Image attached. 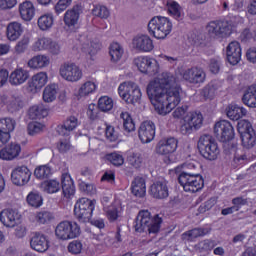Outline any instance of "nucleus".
<instances>
[{
    "label": "nucleus",
    "mask_w": 256,
    "mask_h": 256,
    "mask_svg": "<svg viewBox=\"0 0 256 256\" xmlns=\"http://www.w3.org/2000/svg\"><path fill=\"white\" fill-rule=\"evenodd\" d=\"M95 202L88 198L79 199L74 206V215L80 223H89L93 217Z\"/></svg>",
    "instance_id": "obj_9"
},
{
    "label": "nucleus",
    "mask_w": 256,
    "mask_h": 256,
    "mask_svg": "<svg viewBox=\"0 0 256 256\" xmlns=\"http://www.w3.org/2000/svg\"><path fill=\"white\" fill-rule=\"evenodd\" d=\"M59 74L64 81L77 83L83 79V70L75 63H64L60 66Z\"/></svg>",
    "instance_id": "obj_11"
},
{
    "label": "nucleus",
    "mask_w": 256,
    "mask_h": 256,
    "mask_svg": "<svg viewBox=\"0 0 256 256\" xmlns=\"http://www.w3.org/2000/svg\"><path fill=\"white\" fill-rule=\"evenodd\" d=\"M150 195H152L154 199H167V197H169V187L167 186V181L160 180L154 182L150 186Z\"/></svg>",
    "instance_id": "obj_26"
},
{
    "label": "nucleus",
    "mask_w": 256,
    "mask_h": 256,
    "mask_svg": "<svg viewBox=\"0 0 256 256\" xmlns=\"http://www.w3.org/2000/svg\"><path fill=\"white\" fill-rule=\"evenodd\" d=\"M198 150L204 159L215 161L219 157V146L209 134L202 135L198 140Z\"/></svg>",
    "instance_id": "obj_5"
},
{
    "label": "nucleus",
    "mask_w": 256,
    "mask_h": 256,
    "mask_svg": "<svg viewBox=\"0 0 256 256\" xmlns=\"http://www.w3.org/2000/svg\"><path fill=\"white\" fill-rule=\"evenodd\" d=\"M172 29L173 23L164 16H154L148 23V33L154 36L155 39H166Z\"/></svg>",
    "instance_id": "obj_3"
},
{
    "label": "nucleus",
    "mask_w": 256,
    "mask_h": 256,
    "mask_svg": "<svg viewBox=\"0 0 256 256\" xmlns=\"http://www.w3.org/2000/svg\"><path fill=\"white\" fill-rule=\"evenodd\" d=\"M61 181L64 197H67V199H69V197L75 195V185L73 184V179H71V175H69V173H63Z\"/></svg>",
    "instance_id": "obj_34"
},
{
    "label": "nucleus",
    "mask_w": 256,
    "mask_h": 256,
    "mask_svg": "<svg viewBox=\"0 0 256 256\" xmlns=\"http://www.w3.org/2000/svg\"><path fill=\"white\" fill-rule=\"evenodd\" d=\"M243 103L248 107H256V84L250 85L242 98Z\"/></svg>",
    "instance_id": "obj_39"
},
{
    "label": "nucleus",
    "mask_w": 256,
    "mask_h": 256,
    "mask_svg": "<svg viewBox=\"0 0 256 256\" xmlns=\"http://www.w3.org/2000/svg\"><path fill=\"white\" fill-rule=\"evenodd\" d=\"M47 51L51 55H59V53H61V45L58 42L50 39V43Z\"/></svg>",
    "instance_id": "obj_64"
},
{
    "label": "nucleus",
    "mask_w": 256,
    "mask_h": 256,
    "mask_svg": "<svg viewBox=\"0 0 256 256\" xmlns=\"http://www.w3.org/2000/svg\"><path fill=\"white\" fill-rule=\"evenodd\" d=\"M57 239L61 241H69V239H77L81 235V227L77 222L62 221L55 229Z\"/></svg>",
    "instance_id": "obj_8"
},
{
    "label": "nucleus",
    "mask_w": 256,
    "mask_h": 256,
    "mask_svg": "<svg viewBox=\"0 0 256 256\" xmlns=\"http://www.w3.org/2000/svg\"><path fill=\"white\" fill-rule=\"evenodd\" d=\"M15 125V120L11 118L0 119V147L9 143L11 132L15 131Z\"/></svg>",
    "instance_id": "obj_17"
},
{
    "label": "nucleus",
    "mask_w": 256,
    "mask_h": 256,
    "mask_svg": "<svg viewBox=\"0 0 256 256\" xmlns=\"http://www.w3.org/2000/svg\"><path fill=\"white\" fill-rule=\"evenodd\" d=\"M29 79V71L23 68H16L9 76L10 85H23Z\"/></svg>",
    "instance_id": "obj_29"
},
{
    "label": "nucleus",
    "mask_w": 256,
    "mask_h": 256,
    "mask_svg": "<svg viewBox=\"0 0 256 256\" xmlns=\"http://www.w3.org/2000/svg\"><path fill=\"white\" fill-rule=\"evenodd\" d=\"M19 13L23 21H31L35 17V5L31 1L22 2L19 5Z\"/></svg>",
    "instance_id": "obj_32"
},
{
    "label": "nucleus",
    "mask_w": 256,
    "mask_h": 256,
    "mask_svg": "<svg viewBox=\"0 0 256 256\" xmlns=\"http://www.w3.org/2000/svg\"><path fill=\"white\" fill-rule=\"evenodd\" d=\"M29 37H23L20 41L17 42L16 46L14 47V51L17 55H21L27 48L29 47Z\"/></svg>",
    "instance_id": "obj_57"
},
{
    "label": "nucleus",
    "mask_w": 256,
    "mask_h": 256,
    "mask_svg": "<svg viewBox=\"0 0 256 256\" xmlns=\"http://www.w3.org/2000/svg\"><path fill=\"white\" fill-rule=\"evenodd\" d=\"M106 139L111 143H115L119 139V133L115 131V127L107 126L105 129Z\"/></svg>",
    "instance_id": "obj_62"
},
{
    "label": "nucleus",
    "mask_w": 256,
    "mask_h": 256,
    "mask_svg": "<svg viewBox=\"0 0 256 256\" xmlns=\"http://www.w3.org/2000/svg\"><path fill=\"white\" fill-rule=\"evenodd\" d=\"M79 188L84 193H87V195H95V193H97V189L95 188V185L89 184V183H86V182H80Z\"/></svg>",
    "instance_id": "obj_63"
},
{
    "label": "nucleus",
    "mask_w": 256,
    "mask_h": 256,
    "mask_svg": "<svg viewBox=\"0 0 256 256\" xmlns=\"http://www.w3.org/2000/svg\"><path fill=\"white\" fill-rule=\"evenodd\" d=\"M211 233V228H194L192 230L186 231L182 234V239L184 241H193L198 237H205Z\"/></svg>",
    "instance_id": "obj_36"
},
{
    "label": "nucleus",
    "mask_w": 256,
    "mask_h": 256,
    "mask_svg": "<svg viewBox=\"0 0 256 256\" xmlns=\"http://www.w3.org/2000/svg\"><path fill=\"white\" fill-rule=\"evenodd\" d=\"M171 72H163L159 78L150 81L146 93L158 115H168L181 103V88Z\"/></svg>",
    "instance_id": "obj_1"
},
{
    "label": "nucleus",
    "mask_w": 256,
    "mask_h": 256,
    "mask_svg": "<svg viewBox=\"0 0 256 256\" xmlns=\"http://www.w3.org/2000/svg\"><path fill=\"white\" fill-rule=\"evenodd\" d=\"M163 5L174 19H181L183 17V8L175 0H164Z\"/></svg>",
    "instance_id": "obj_33"
},
{
    "label": "nucleus",
    "mask_w": 256,
    "mask_h": 256,
    "mask_svg": "<svg viewBox=\"0 0 256 256\" xmlns=\"http://www.w3.org/2000/svg\"><path fill=\"white\" fill-rule=\"evenodd\" d=\"M208 68L210 73L217 75L221 71V59L220 58H211L208 63Z\"/></svg>",
    "instance_id": "obj_59"
},
{
    "label": "nucleus",
    "mask_w": 256,
    "mask_h": 256,
    "mask_svg": "<svg viewBox=\"0 0 256 256\" xmlns=\"http://www.w3.org/2000/svg\"><path fill=\"white\" fill-rule=\"evenodd\" d=\"M20 219L21 214L17 210L6 209L0 213V221L5 227H15Z\"/></svg>",
    "instance_id": "obj_28"
},
{
    "label": "nucleus",
    "mask_w": 256,
    "mask_h": 256,
    "mask_svg": "<svg viewBox=\"0 0 256 256\" xmlns=\"http://www.w3.org/2000/svg\"><path fill=\"white\" fill-rule=\"evenodd\" d=\"M109 53H110L111 61H113L114 63H117V61H121V57H123V47H121V44L117 42H113L110 45Z\"/></svg>",
    "instance_id": "obj_46"
},
{
    "label": "nucleus",
    "mask_w": 256,
    "mask_h": 256,
    "mask_svg": "<svg viewBox=\"0 0 256 256\" xmlns=\"http://www.w3.org/2000/svg\"><path fill=\"white\" fill-rule=\"evenodd\" d=\"M247 115V110L243 107L238 105H229L227 108V117L232 121H239L242 117Z\"/></svg>",
    "instance_id": "obj_38"
},
{
    "label": "nucleus",
    "mask_w": 256,
    "mask_h": 256,
    "mask_svg": "<svg viewBox=\"0 0 256 256\" xmlns=\"http://www.w3.org/2000/svg\"><path fill=\"white\" fill-rule=\"evenodd\" d=\"M120 119H122L123 129L126 133L135 131V122H133V118L129 112H121Z\"/></svg>",
    "instance_id": "obj_45"
},
{
    "label": "nucleus",
    "mask_w": 256,
    "mask_h": 256,
    "mask_svg": "<svg viewBox=\"0 0 256 256\" xmlns=\"http://www.w3.org/2000/svg\"><path fill=\"white\" fill-rule=\"evenodd\" d=\"M50 38H40L32 45V51L39 53V51H47L49 49Z\"/></svg>",
    "instance_id": "obj_50"
},
{
    "label": "nucleus",
    "mask_w": 256,
    "mask_h": 256,
    "mask_svg": "<svg viewBox=\"0 0 256 256\" xmlns=\"http://www.w3.org/2000/svg\"><path fill=\"white\" fill-rule=\"evenodd\" d=\"M49 63L50 60L46 55H37L28 61V67L31 69H43V67H48Z\"/></svg>",
    "instance_id": "obj_40"
},
{
    "label": "nucleus",
    "mask_w": 256,
    "mask_h": 256,
    "mask_svg": "<svg viewBox=\"0 0 256 256\" xmlns=\"http://www.w3.org/2000/svg\"><path fill=\"white\" fill-rule=\"evenodd\" d=\"M178 182L187 193H197V191H201L205 187L203 176L190 171H182L178 177Z\"/></svg>",
    "instance_id": "obj_4"
},
{
    "label": "nucleus",
    "mask_w": 256,
    "mask_h": 256,
    "mask_svg": "<svg viewBox=\"0 0 256 256\" xmlns=\"http://www.w3.org/2000/svg\"><path fill=\"white\" fill-rule=\"evenodd\" d=\"M132 48L140 53H149L154 48L153 40L146 34L137 35L132 40Z\"/></svg>",
    "instance_id": "obj_18"
},
{
    "label": "nucleus",
    "mask_w": 256,
    "mask_h": 256,
    "mask_svg": "<svg viewBox=\"0 0 256 256\" xmlns=\"http://www.w3.org/2000/svg\"><path fill=\"white\" fill-rule=\"evenodd\" d=\"M21 155V144L11 142L0 150V159L2 161H14Z\"/></svg>",
    "instance_id": "obj_21"
},
{
    "label": "nucleus",
    "mask_w": 256,
    "mask_h": 256,
    "mask_svg": "<svg viewBox=\"0 0 256 256\" xmlns=\"http://www.w3.org/2000/svg\"><path fill=\"white\" fill-rule=\"evenodd\" d=\"M11 180L14 185L23 187L31 180V170L26 166H18L12 171Z\"/></svg>",
    "instance_id": "obj_16"
},
{
    "label": "nucleus",
    "mask_w": 256,
    "mask_h": 256,
    "mask_svg": "<svg viewBox=\"0 0 256 256\" xmlns=\"http://www.w3.org/2000/svg\"><path fill=\"white\" fill-rule=\"evenodd\" d=\"M28 115L30 119H45L49 115V110L43 104L34 105L29 109Z\"/></svg>",
    "instance_id": "obj_42"
},
{
    "label": "nucleus",
    "mask_w": 256,
    "mask_h": 256,
    "mask_svg": "<svg viewBox=\"0 0 256 256\" xmlns=\"http://www.w3.org/2000/svg\"><path fill=\"white\" fill-rule=\"evenodd\" d=\"M134 65L140 73H146L147 75H157V73H159V62L147 56L135 58Z\"/></svg>",
    "instance_id": "obj_13"
},
{
    "label": "nucleus",
    "mask_w": 256,
    "mask_h": 256,
    "mask_svg": "<svg viewBox=\"0 0 256 256\" xmlns=\"http://www.w3.org/2000/svg\"><path fill=\"white\" fill-rule=\"evenodd\" d=\"M214 134L222 143H227L235 137V130L233 129L231 122L221 120L215 124Z\"/></svg>",
    "instance_id": "obj_14"
},
{
    "label": "nucleus",
    "mask_w": 256,
    "mask_h": 256,
    "mask_svg": "<svg viewBox=\"0 0 256 256\" xmlns=\"http://www.w3.org/2000/svg\"><path fill=\"white\" fill-rule=\"evenodd\" d=\"M106 159L112 163L115 167H121L123 163H125V158H123V155L113 152L106 156Z\"/></svg>",
    "instance_id": "obj_56"
},
{
    "label": "nucleus",
    "mask_w": 256,
    "mask_h": 256,
    "mask_svg": "<svg viewBox=\"0 0 256 256\" xmlns=\"http://www.w3.org/2000/svg\"><path fill=\"white\" fill-rule=\"evenodd\" d=\"M41 189L45 193H58V191L61 189V184L55 179L46 180L41 183Z\"/></svg>",
    "instance_id": "obj_44"
},
{
    "label": "nucleus",
    "mask_w": 256,
    "mask_h": 256,
    "mask_svg": "<svg viewBox=\"0 0 256 256\" xmlns=\"http://www.w3.org/2000/svg\"><path fill=\"white\" fill-rule=\"evenodd\" d=\"M221 87V82L217 80H213L210 83H208L203 89H202V96L204 99H214L215 95H217V90Z\"/></svg>",
    "instance_id": "obj_37"
},
{
    "label": "nucleus",
    "mask_w": 256,
    "mask_h": 256,
    "mask_svg": "<svg viewBox=\"0 0 256 256\" xmlns=\"http://www.w3.org/2000/svg\"><path fill=\"white\" fill-rule=\"evenodd\" d=\"M98 109H100V111L103 113H108V111L113 109V99H111L109 96L100 97L98 100Z\"/></svg>",
    "instance_id": "obj_49"
},
{
    "label": "nucleus",
    "mask_w": 256,
    "mask_h": 256,
    "mask_svg": "<svg viewBox=\"0 0 256 256\" xmlns=\"http://www.w3.org/2000/svg\"><path fill=\"white\" fill-rule=\"evenodd\" d=\"M23 35V24L10 22L6 28V37L9 41H17Z\"/></svg>",
    "instance_id": "obj_30"
},
{
    "label": "nucleus",
    "mask_w": 256,
    "mask_h": 256,
    "mask_svg": "<svg viewBox=\"0 0 256 256\" xmlns=\"http://www.w3.org/2000/svg\"><path fill=\"white\" fill-rule=\"evenodd\" d=\"M226 56L230 65H237L241 61V44L237 41L231 42L226 48Z\"/></svg>",
    "instance_id": "obj_27"
},
{
    "label": "nucleus",
    "mask_w": 256,
    "mask_h": 256,
    "mask_svg": "<svg viewBox=\"0 0 256 256\" xmlns=\"http://www.w3.org/2000/svg\"><path fill=\"white\" fill-rule=\"evenodd\" d=\"M238 133L242 139V145L246 147V149H251V147H255L256 143V135L251 122L247 120H240L238 122Z\"/></svg>",
    "instance_id": "obj_10"
},
{
    "label": "nucleus",
    "mask_w": 256,
    "mask_h": 256,
    "mask_svg": "<svg viewBox=\"0 0 256 256\" xmlns=\"http://www.w3.org/2000/svg\"><path fill=\"white\" fill-rule=\"evenodd\" d=\"M37 223H41L42 225H45V223H49L51 219H53V215L50 212L43 211L38 212L35 217Z\"/></svg>",
    "instance_id": "obj_61"
},
{
    "label": "nucleus",
    "mask_w": 256,
    "mask_h": 256,
    "mask_svg": "<svg viewBox=\"0 0 256 256\" xmlns=\"http://www.w3.org/2000/svg\"><path fill=\"white\" fill-rule=\"evenodd\" d=\"M127 161L129 165L135 169H139L143 165V156L139 152H133L128 156Z\"/></svg>",
    "instance_id": "obj_52"
},
{
    "label": "nucleus",
    "mask_w": 256,
    "mask_h": 256,
    "mask_svg": "<svg viewBox=\"0 0 256 256\" xmlns=\"http://www.w3.org/2000/svg\"><path fill=\"white\" fill-rule=\"evenodd\" d=\"M30 247L38 253H45L49 249V240L44 234L36 232L30 240Z\"/></svg>",
    "instance_id": "obj_25"
},
{
    "label": "nucleus",
    "mask_w": 256,
    "mask_h": 256,
    "mask_svg": "<svg viewBox=\"0 0 256 256\" xmlns=\"http://www.w3.org/2000/svg\"><path fill=\"white\" fill-rule=\"evenodd\" d=\"M184 123H189L194 129L203 125V115L200 112H190L184 117Z\"/></svg>",
    "instance_id": "obj_41"
},
{
    "label": "nucleus",
    "mask_w": 256,
    "mask_h": 256,
    "mask_svg": "<svg viewBox=\"0 0 256 256\" xmlns=\"http://www.w3.org/2000/svg\"><path fill=\"white\" fill-rule=\"evenodd\" d=\"M138 137L142 143H151L155 139V123L143 122L139 127Z\"/></svg>",
    "instance_id": "obj_20"
},
{
    "label": "nucleus",
    "mask_w": 256,
    "mask_h": 256,
    "mask_svg": "<svg viewBox=\"0 0 256 256\" xmlns=\"http://www.w3.org/2000/svg\"><path fill=\"white\" fill-rule=\"evenodd\" d=\"M131 191L135 197H145L147 186L145 185V178L136 177L131 184Z\"/></svg>",
    "instance_id": "obj_35"
},
{
    "label": "nucleus",
    "mask_w": 256,
    "mask_h": 256,
    "mask_svg": "<svg viewBox=\"0 0 256 256\" xmlns=\"http://www.w3.org/2000/svg\"><path fill=\"white\" fill-rule=\"evenodd\" d=\"M216 245L215 240L205 239L198 243V249L200 253H208V251H212Z\"/></svg>",
    "instance_id": "obj_53"
},
{
    "label": "nucleus",
    "mask_w": 256,
    "mask_h": 256,
    "mask_svg": "<svg viewBox=\"0 0 256 256\" xmlns=\"http://www.w3.org/2000/svg\"><path fill=\"white\" fill-rule=\"evenodd\" d=\"M0 99L6 103L7 109L10 113H15L23 109V99L19 96H11L8 98L6 95L0 96Z\"/></svg>",
    "instance_id": "obj_31"
},
{
    "label": "nucleus",
    "mask_w": 256,
    "mask_h": 256,
    "mask_svg": "<svg viewBox=\"0 0 256 256\" xmlns=\"http://www.w3.org/2000/svg\"><path fill=\"white\" fill-rule=\"evenodd\" d=\"M182 79L190 85H201V83H205L207 73L203 68L194 66L182 72Z\"/></svg>",
    "instance_id": "obj_15"
},
{
    "label": "nucleus",
    "mask_w": 256,
    "mask_h": 256,
    "mask_svg": "<svg viewBox=\"0 0 256 256\" xmlns=\"http://www.w3.org/2000/svg\"><path fill=\"white\" fill-rule=\"evenodd\" d=\"M101 50V43L98 40H89L82 38L81 51L85 53L86 57L93 59L97 53Z\"/></svg>",
    "instance_id": "obj_22"
},
{
    "label": "nucleus",
    "mask_w": 256,
    "mask_h": 256,
    "mask_svg": "<svg viewBox=\"0 0 256 256\" xmlns=\"http://www.w3.org/2000/svg\"><path fill=\"white\" fill-rule=\"evenodd\" d=\"M92 15H94V17H99V19H109L111 12H109V8L107 6L96 5L92 9Z\"/></svg>",
    "instance_id": "obj_51"
},
{
    "label": "nucleus",
    "mask_w": 256,
    "mask_h": 256,
    "mask_svg": "<svg viewBox=\"0 0 256 256\" xmlns=\"http://www.w3.org/2000/svg\"><path fill=\"white\" fill-rule=\"evenodd\" d=\"M177 151V139L174 137L160 140L156 146V153L158 155H170Z\"/></svg>",
    "instance_id": "obj_24"
},
{
    "label": "nucleus",
    "mask_w": 256,
    "mask_h": 256,
    "mask_svg": "<svg viewBox=\"0 0 256 256\" xmlns=\"http://www.w3.org/2000/svg\"><path fill=\"white\" fill-rule=\"evenodd\" d=\"M79 118L77 116H68L62 124L58 125L56 127V133L58 135H61L62 137H69L75 129H77V126L80 125Z\"/></svg>",
    "instance_id": "obj_19"
},
{
    "label": "nucleus",
    "mask_w": 256,
    "mask_h": 256,
    "mask_svg": "<svg viewBox=\"0 0 256 256\" xmlns=\"http://www.w3.org/2000/svg\"><path fill=\"white\" fill-rule=\"evenodd\" d=\"M161 223H163V218L159 217V214L151 218V212L142 210L137 215L134 227L135 231L138 233H143L145 229H147L149 233H159Z\"/></svg>",
    "instance_id": "obj_2"
},
{
    "label": "nucleus",
    "mask_w": 256,
    "mask_h": 256,
    "mask_svg": "<svg viewBox=\"0 0 256 256\" xmlns=\"http://www.w3.org/2000/svg\"><path fill=\"white\" fill-rule=\"evenodd\" d=\"M81 13H83V10L80 5H74L72 8L66 10L63 16V23L68 31L75 33L79 29Z\"/></svg>",
    "instance_id": "obj_12"
},
{
    "label": "nucleus",
    "mask_w": 256,
    "mask_h": 256,
    "mask_svg": "<svg viewBox=\"0 0 256 256\" xmlns=\"http://www.w3.org/2000/svg\"><path fill=\"white\" fill-rule=\"evenodd\" d=\"M47 85V73L39 72L28 81L27 90L30 93H39Z\"/></svg>",
    "instance_id": "obj_23"
},
{
    "label": "nucleus",
    "mask_w": 256,
    "mask_h": 256,
    "mask_svg": "<svg viewBox=\"0 0 256 256\" xmlns=\"http://www.w3.org/2000/svg\"><path fill=\"white\" fill-rule=\"evenodd\" d=\"M54 21L51 13L43 14L38 18V27L41 31H49L53 27Z\"/></svg>",
    "instance_id": "obj_43"
},
{
    "label": "nucleus",
    "mask_w": 256,
    "mask_h": 256,
    "mask_svg": "<svg viewBox=\"0 0 256 256\" xmlns=\"http://www.w3.org/2000/svg\"><path fill=\"white\" fill-rule=\"evenodd\" d=\"M97 85L93 81H86L78 90L79 97H88L91 93H95Z\"/></svg>",
    "instance_id": "obj_47"
},
{
    "label": "nucleus",
    "mask_w": 256,
    "mask_h": 256,
    "mask_svg": "<svg viewBox=\"0 0 256 256\" xmlns=\"http://www.w3.org/2000/svg\"><path fill=\"white\" fill-rule=\"evenodd\" d=\"M57 99V87L55 85H48L43 91V101L45 103H53Z\"/></svg>",
    "instance_id": "obj_48"
},
{
    "label": "nucleus",
    "mask_w": 256,
    "mask_h": 256,
    "mask_svg": "<svg viewBox=\"0 0 256 256\" xmlns=\"http://www.w3.org/2000/svg\"><path fill=\"white\" fill-rule=\"evenodd\" d=\"M73 3V0H58V2L54 6V10L56 15H61L63 11L69 8V6Z\"/></svg>",
    "instance_id": "obj_58"
},
{
    "label": "nucleus",
    "mask_w": 256,
    "mask_h": 256,
    "mask_svg": "<svg viewBox=\"0 0 256 256\" xmlns=\"http://www.w3.org/2000/svg\"><path fill=\"white\" fill-rule=\"evenodd\" d=\"M34 175L37 179H48L51 177V167L44 165L35 169Z\"/></svg>",
    "instance_id": "obj_55"
},
{
    "label": "nucleus",
    "mask_w": 256,
    "mask_h": 256,
    "mask_svg": "<svg viewBox=\"0 0 256 256\" xmlns=\"http://www.w3.org/2000/svg\"><path fill=\"white\" fill-rule=\"evenodd\" d=\"M27 203L31 205V207H41L43 205V197L39 195V193L31 192L27 196Z\"/></svg>",
    "instance_id": "obj_54"
},
{
    "label": "nucleus",
    "mask_w": 256,
    "mask_h": 256,
    "mask_svg": "<svg viewBox=\"0 0 256 256\" xmlns=\"http://www.w3.org/2000/svg\"><path fill=\"white\" fill-rule=\"evenodd\" d=\"M118 93L128 105H135L141 101V89L137 84L131 81L123 82L118 87Z\"/></svg>",
    "instance_id": "obj_7"
},
{
    "label": "nucleus",
    "mask_w": 256,
    "mask_h": 256,
    "mask_svg": "<svg viewBox=\"0 0 256 256\" xmlns=\"http://www.w3.org/2000/svg\"><path fill=\"white\" fill-rule=\"evenodd\" d=\"M45 129V125L39 122H30L28 124V134L30 135H37L41 133Z\"/></svg>",
    "instance_id": "obj_60"
},
{
    "label": "nucleus",
    "mask_w": 256,
    "mask_h": 256,
    "mask_svg": "<svg viewBox=\"0 0 256 256\" xmlns=\"http://www.w3.org/2000/svg\"><path fill=\"white\" fill-rule=\"evenodd\" d=\"M207 33L213 39H223L229 37L235 29V24L231 21L216 20L211 21L207 27Z\"/></svg>",
    "instance_id": "obj_6"
}]
</instances>
